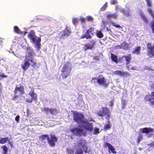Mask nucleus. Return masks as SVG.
<instances>
[{"label": "nucleus", "instance_id": "f257e3e1", "mask_svg": "<svg viewBox=\"0 0 154 154\" xmlns=\"http://www.w3.org/2000/svg\"><path fill=\"white\" fill-rule=\"evenodd\" d=\"M75 120L79 124V126L83 129L76 128L72 131L74 134L81 136L85 135L86 130L91 131L93 129L92 123H89L84 118L83 115L81 113L75 112L74 113Z\"/></svg>", "mask_w": 154, "mask_h": 154}, {"label": "nucleus", "instance_id": "f03ea898", "mask_svg": "<svg viewBox=\"0 0 154 154\" xmlns=\"http://www.w3.org/2000/svg\"><path fill=\"white\" fill-rule=\"evenodd\" d=\"M14 93L15 95V96H21L23 95L25 93L24 87L21 85L19 87L16 86Z\"/></svg>", "mask_w": 154, "mask_h": 154}, {"label": "nucleus", "instance_id": "7ed1b4c3", "mask_svg": "<svg viewBox=\"0 0 154 154\" xmlns=\"http://www.w3.org/2000/svg\"><path fill=\"white\" fill-rule=\"evenodd\" d=\"M92 80H97V82L100 85H103L105 87H106L108 85V83L106 82V80L105 78L101 76V77H94L92 78Z\"/></svg>", "mask_w": 154, "mask_h": 154}, {"label": "nucleus", "instance_id": "20e7f679", "mask_svg": "<svg viewBox=\"0 0 154 154\" xmlns=\"http://www.w3.org/2000/svg\"><path fill=\"white\" fill-rule=\"evenodd\" d=\"M98 114L99 116H102L106 115L107 117L106 119L108 120L110 116V112L109 110L106 107H103L100 109Z\"/></svg>", "mask_w": 154, "mask_h": 154}, {"label": "nucleus", "instance_id": "39448f33", "mask_svg": "<svg viewBox=\"0 0 154 154\" xmlns=\"http://www.w3.org/2000/svg\"><path fill=\"white\" fill-rule=\"evenodd\" d=\"M50 138L49 136L47 140L48 144L51 146H55V143L58 140L57 138L53 134H51Z\"/></svg>", "mask_w": 154, "mask_h": 154}, {"label": "nucleus", "instance_id": "423d86ee", "mask_svg": "<svg viewBox=\"0 0 154 154\" xmlns=\"http://www.w3.org/2000/svg\"><path fill=\"white\" fill-rule=\"evenodd\" d=\"M29 57L28 56H25V58L24 60V63L21 65L22 68L24 71H25L27 69L30 65L29 59Z\"/></svg>", "mask_w": 154, "mask_h": 154}, {"label": "nucleus", "instance_id": "0eeeda50", "mask_svg": "<svg viewBox=\"0 0 154 154\" xmlns=\"http://www.w3.org/2000/svg\"><path fill=\"white\" fill-rule=\"evenodd\" d=\"M27 36L28 38L33 43L36 42L38 38L35 35V32L33 30H31L29 32Z\"/></svg>", "mask_w": 154, "mask_h": 154}, {"label": "nucleus", "instance_id": "6e6552de", "mask_svg": "<svg viewBox=\"0 0 154 154\" xmlns=\"http://www.w3.org/2000/svg\"><path fill=\"white\" fill-rule=\"evenodd\" d=\"M86 145V141L84 140H81L78 141L76 146L77 149H82L85 147L87 149Z\"/></svg>", "mask_w": 154, "mask_h": 154}, {"label": "nucleus", "instance_id": "1a4fd4ad", "mask_svg": "<svg viewBox=\"0 0 154 154\" xmlns=\"http://www.w3.org/2000/svg\"><path fill=\"white\" fill-rule=\"evenodd\" d=\"M146 46L148 55L154 56V45H152L151 43H148Z\"/></svg>", "mask_w": 154, "mask_h": 154}, {"label": "nucleus", "instance_id": "9d476101", "mask_svg": "<svg viewBox=\"0 0 154 154\" xmlns=\"http://www.w3.org/2000/svg\"><path fill=\"white\" fill-rule=\"evenodd\" d=\"M95 43V40H91L89 44H86L84 45V49L85 51L88 49H92L94 47Z\"/></svg>", "mask_w": 154, "mask_h": 154}, {"label": "nucleus", "instance_id": "9b49d317", "mask_svg": "<svg viewBox=\"0 0 154 154\" xmlns=\"http://www.w3.org/2000/svg\"><path fill=\"white\" fill-rule=\"evenodd\" d=\"M94 28H90L86 31V32L85 34L86 37V38L87 39L91 38L92 37V36L91 35L90 33H91V34L93 35V34L92 32L94 31Z\"/></svg>", "mask_w": 154, "mask_h": 154}, {"label": "nucleus", "instance_id": "f8f14e48", "mask_svg": "<svg viewBox=\"0 0 154 154\" xmlns=\"http://www.w3.org/2000/svg\"><path fill=\"white\" fill-rule=\"evenodd\" d=\"M67 68L66 65H64L62 70L61 75L63 78H66L67 76Z\"/></svg>", "mask_w": 154, "mask_h": 154}, {"label": "nucleus", "instance_id": "ddd939ff", "mask_svg": "<svg viewBox=\"0 0 154 154\" xmlns=\"http://www.w3.org/2000/svg\"><path fill=\"white\" fill-rule=\"evenodd\" d=\"M26 52L27 55H26V56H28L29 57V59H31L33 58L34 54V51L33 50L31 49L30 48H27Z\"/></svg>", "mask_w": 154, "mask_h": 154}, {"label": "nucleus", "instance_id": "4468645a", "mask_svg": "<svg viewBox=\"0 0 154 154\" xmlns=\"http://www.w3.org/2000/svg\"><path fill=\"white\" fill-rule=\"evenodd\" d=\"M105 146L106 147H108L110 151L113 153H116V152L115 151V148L109 143H105Z\"/></svg>", "mask_w": 154, "mask_h": 154}, {"label": "nucleus", "instance_id": "2eb2a0df", "mask_svg": "<svg viewBox=\"0 0 154 154\" xmlns=\"http://www.w3.org/2000/svg\"><path fill=\"white\" fill-rule=\"evenodd\" d=\"M140 130L143 133H148L150 132H152L154 131L153 128H141Z\"/></svg>", "mask_w": 154, "mask_h": 154}, {"label": "nucleus", "instance_id": "dca6fc26", "mask_svg": "<svg viewBox=\"0 0 154 154\" xmlns=\"http://www.w3.org/2000/svg\"><path fill=\"white\" fill-rule=\"evenodd\" d=\"M141 49V48L140 46H137L134 48L132 53L133 54H134L139 55L140 54Z\"/></svg>", "mask_w": 154, "mask_h": 154}, {"label": "nucleus", "instance_id": "f3484780", "mask_svg": "<svg viewBox=\"0 0 154 154\" xmlns=\"http://www.w3.org/2000/svg\"><path fill=\"white\" fill-rule=\"evenodd\" d=\"M125 59V60L126 62V64H129L130 61L131 59V57L130 54H129L128 56H123Z\"/></svg>", "mask_w": 154, "mask_h": 154}, {"label": "nucleus", "instance_id": "a211bd4d", "mask_svg": "<svg viewBox=\"0 0 154 154\" xmlns=\"http://www.w3.org/2000/svg\"><path fill=\"white\" fill-rule=\"evenodd\" d=\"M117 15L116 13L114 14H108L107 15V18L108 19H110L111 18H113L114 19L117 18Z\"/></svg>", "mask_w": 154, "mask_h": 154}, {"label": "nucleus", "instance_id": "6ab92c4d", "mask_svg": "<svg viewBox=\"0 0 154 154\" xmlns=\"http://www.w3.org/2000/svg\"><path fill=\"white\" fill-rule=\"evenodd\" d=\"M111 58L113 61L116 63H117L118 57L116 55L113 53H111Z\"/></svg>", "mask_w": 154, "mask_h": 154}, {"label": "nucleus", "instance_id": "aec40b11", "mask_svg": "<svg viewBox=\"0 0 154 154\" xmlns=\"http://www.w3.org/2000/svg\"><path fill=\"white\" fill-rule=\"evenodd\" d=\"M147 11L149 14L152 18V20H154V12L150 8H149L147 9Z\"/></svg>", "mask_w": 154, "mask_h": 154}, {"label": "nucleus", "instance_id": "412c9836", "mask_svg": "<svg viewBox=\"0 0 154 154\" xmlns=\"http://www.w3.org/2000/svg\"><path fill=\"white\" fill-rule=\"evenodd\" d=\"M118 46L120 48L125 49L126 48L128 47V45L125 42H123L120 45H118Z\"/></svg>", "mask_w": 154, "mask_h": 154}, {"label": "nucleus", "instance_id": "4be33fe9", "mask_svg": "<svg viewBox=\"0 0 154 154\" xmlns=\"http://www.w3.org/2000/svg\"><path fill=\"white\" fill-rule=\"evenodd\" d=\"M41 38L40 37H38L37 38V40L36 41V42H34V43L35 44L37 47L38 48V49H39L40 48V46L41 44L40 42H41Z\"/></svg>", "mask_w": 154, "mask_h": 154}, {"label": "nucleus", "instance_id": "5701e85b", "mask_svg": "<svg viewBox=\"0 0 154 154\" xmlns=\"http://www.w3.org/2000/svg\"><path fill=\"white\" fill-rule=\"evenodd\" d=\"M9 138L6 137L5 138H2L0 139V143L3 144L6 143L8 140Z\"/></svg>", "mask_w": 154, "mask_h": 154}, {"label": "nucleus", "instance_id": "b1692460", "mask_svg": "<svg viewBox=\"0 0 154 154\" xmlns=\"http://www.w3.org/2000/svg\"><path fill=\"white\" fill-rule=\"evenodd\" d=\"M131 76V74L128 72L125 71L124 72L123 71L122 74V76L125 77V78H127Z\"/></svg>", "mask_w": 154, "mask_h": 154}, {"label": "nucleus", "instance_id": "393cba45", "mask_svg": "<svg viewBox=\"0 0 154 154\" xmlns=\"http://www.w3.org/2000/svg\"><path fill=\"white\" fill-rule=\"evenodd\" d=\"M97 36L99 38H101L103 37V35L100 31L97 30L96 33Z\"/></svg>", "mask_w": 154, "mask_h": 154}, {"label": "nucleus", "instance_id": "a878e982", "mask_svg": "<svg viewBox=\"0 0 154 154\" xmlns=\"http://www.w3.org/2000/svg\"><path fill=\"white\" fill-rule=\"evenodd\" d=\"M145 100H149L152 105L154 106V99L151 97L150 98H149V97H146Z\"/></svg>", "mask_w": 154, "mask_h": 154}, {"label": "nucleus", "instance_id": "bb28decb", "mask_svg": "<svg viewBox=\"0 0 154 154\" xmlns=\"http://www.w3.org/2000/svg\"><path fill=\"white\" fill-rule=\"evenodd\" d=\"M140 17L143 21L146 23L148 22V20L146 17L144 15L141 14L140 15Z\"/></svg>", "mask_w": 154, "mask_h": 154}, {"label": "nucleus", "instance_id": "cd10ccee", "mask_svg": "<svg viewBox=\"0 0 154 154\" xmlns=\"http://www.w3.org/2000/svg\"><path fill=\"white\" fill-rule=\"evenodd\" d=\"M49 135L47 134H43L39 136V138L42 140H44L46 138L48 140Z\"/></svg>", "mask_w": 154, "mask_h": 154}, {"label": "nucleus", "instance_id": "c85d7f7f", "mask_svg": "<svg viewBox=\"0 0 154 154\" xmlns=\"http://www.w3.org/2000/svg\"><path fill=\"white\" fill-rule=\"evenodd\" d=\"M1 148L2 149L3 151V153L6 154L8 151V148L7 146L5 145H4L1 147Z\"/></svg>", "mask_w": 154, "mask_h": 154}, {"label": "nucleus", "instance_id": "c756f323", "mask_svg": "<svg viewBox=\"0 0 154 154\" xmlns=\"http://www.w3.org/2000/svg\"><path fill=\"white\" fill-rule=\"evenodd\" d=\"M123 71L121 70H117L114 71V73L116 75H119L120 76H122Z\"/></svg>", "mask_w": 154, "mask_h": 154}, {"label": "nucleus", "instance_id": "7c9ffc66", "mask_svg": "<svg viewBox=\"0 0 154 154\" xmlns=\"http://www.w3.org/2000/svg\"><path fill=\"white\" fill-rule=\"evenodd\" d=\"M29 94L31 96H36L37 94L34 92V89H32L29 93Z\"/></svg>", "mask_w": 154, "mask_h": 154}, {"label": "nucleus", "instance_id": "2f4dec72", "mask_svg": "<svg viewBox=\"0 0 154 154\" xmlns=\"http://www.w3.org/2000/svg\"><path fill=\"white\" fill-rule=\"evenodd\" d=\"M107 2H106L105 3V4L103 6L100 8V11H104L106 8H107Z\"/></svg>", "mask_w": 154, "mask_h": 154}, {"label": "nucleus", "instance_id": "473e14b6", "mask_svg": "<svg viewBox=\"0 0 154 154\" xmlns=\"http://www.w3.org/2000/svg\"><path fill=\"white\" fill-rule=\"evenodd\" d=\"M14 29L15 32L17 33H20V31L18 27L17 26H15L14 27Z\"/></svg>", "mask_w": 154, "mask_h": 154}, {"label": "nucleus", "instance_id": "72a5a7b5", "mask_svg": "<svg viewBox=\"0 0 154 154\" xmlns=\"http://www.w3.org/2000/svg\"><path fill=\"white\" fill-rule=\"evenodd\" d=\"M50 108H41V110L42 112H45L48 113L49 112Z\"/></svg>", "mask_w": 154, "mask_h": 154}, {"label": "nucleus", "instance_id": "f704fd0d", "mask_svg": "<svg viewBox=\"0 0 154 154\" xmlns=\"http://www.w3.org/2000/svg\"><path fill=\"white\" fill-rule=\"evenodd\" d=\"M151 27L152 32L154 33V20H152L151 22Z\"/></svg>", "mask_w": 154, "mask_h": 154}, {"label": "nucleus", "instance_id": "c9c22d12", "mask_svg": "<svg viewBox=\"0 0 154 154\" xmlns=\"http://www.w3.org/2000/svg\"><path fill=\"white\" fill-rule=\"evenodd\" d=\"M57 111L56 109H50L49 112L52 114H54V113L56 112Z\"/></svg>", "mask_w": 154, "mask_h": 154}, {"label": "nucleus", "instance_id": "e433bc0d", "mask_svg": "<svg viewBox=\"0 0 154 154\" xmlns=\"http://www.w3.org/2000/svg\"><path fill=\"white\" fill-rule=\"evenodd\" d=\"M86 20L88 22L90 21H92L94 19L91 16H88L86 17Z\"/></svg>", "mask_w": 154, "mask_h": 154}, {"label": "nucleus", "instance_id": "4c0bfd02", "mask_svg": "<svg viewBox=\"0 0 154 154\" xmlns=\"http://www.w3.org/2000/svg\"><path fill=\"white\" fill-rule=\"evenodd\" d=\"M122 108L124 109L125 107V106L126 105V100H125L123 98L122 99Z\"/></svg>", "mask_w": 154, "mask_h": 154}, {"label": "nucleus", "instance_id": "58836bf2", "mask_svg": "<svg viewBox=\"0 0 154 154\" xmlns=\"http://www.w3.org/2000/svg\"><path fill=\"white\" fill-rule=\"evenodd\" d=\"M78 18H74L72 20V23L74 25H75L78 22Z\"/></svg>", "mask_w": 154, "mask_h": 154}, {"label": "nucleus", "instance_id": "ea45409f", "mask_svg": "<svg viewBox=\"0 0 154 154\" xmlns=\"http://www.w3.org/2000/svg\"><path fill=\"white\" fill-rule=\"evenodd\" d=\"M29 61L32 63V64L31 66L32 67H34L36 66V63L35 62L33 61V58L29 59Z\"/></svg>", "mask_w": 154, "mask_h": 154}, {"label": "nucleus", "instance_id": "a19ab883", "mask_svg": "<svg viewBox=\"0 0 154 154\" xmlns=\"http://www.w3.org/2000/svg\"><path fill=\"white\" fill-rule=\"evenodd\" d=\"M146 1L148 7H151L152 6V1L151 0H146Z\"/></svg>", "mask_w": 154, "mask_h": 154}, {"label": "nucleus", "instance_id": "79ce46f5", "mask_svg": "<svg viewBox=\"0 0 154 154\" xmlns=\"http://www.w3.org/2000/svg\"><path fill=\"white\" fill-rule=\"evenodd\" d=\"M99 129L98 128H94V131L93 133L94 134H97L99 133Z\"/></svg>", "mask_w": 154, "mask_h": 154}, {"label": "nucleus", "instance_id": "37998d69", "mask_svg": "<svg viewBox=\"0 0 154 154\" xmlns=\"http://www.w3.org/2000/svg\"><path fill=\"white\" fill-rule=\"evenodd\" d=\"M32 101V97H31L27 98L26 100V101L28 103H31Z\"/></svg>", "mask_w": 154, "mask_h": 154}, {"label": "nucleus", "instance_id": "c03bdc74", "mask_svg": "<svg viewBox=\"0 0 154 154\" xmlns=\"http://www.w3.org/2000/svg\"><path fill=\"white\" fill-rule=\"evenodd\" d=\"M112 25L113 26H115L116 27H117V28H120L121 27L119 25H118V24H115V23L113 22L112 23Z\"/></svg>", "mask_w": 154, "mask_h": 154}, {"label": "nucleus", "instance_id": "a18cd8bd", "mask_svg": "<svg viewBox=\"0 0 154 154\" xmlns=\"http://www.w3.org/2000/svg\"><path fill=\"white\" fill-rule=\"evenodd\" d=\"M20 116L19 115H17L15 118V120L17 122H19Z\"/></svg>", "mask_w": 154, "mask_h": 154}, {"label": "nucleus", "instance_id": "49530a36", "mask_svg": "<svg viewBox=\"0 0 154 154\" xmlns=\"http://www.w3.org/2000/svg\"><path fill=\"white\" fill-rule=\"evenodd\" d=\"M117 3L116 0H111L110 3L111 5H114L116 3Z\"/></svg>", "mask_w": 154, "mask_h": 154}, {"label": "nucleus", "instance_id": "de8ad7c7", "mask_svg": "<svg viewBox=\"0 0 154 154\" xmlns=\"http://www.w3.org/2000/svg\"><path fill=\"white\" fill-rule=\"evenodd\" d=\"M0 76L2 78H7L8 76L7 75H4L3 73L0 72Z\"/></svg>", "mask_w": 154, "mask_h": 154}, {"label": "nucleus", "instance_id": "09e8293b", "mask_svg": "<svg viewBox=\"0 0 154 154\" xmlns=\"http://www.w3.org/2000/svg\"><path fill=\"white\" fill-rule=\"evenodd\" d=\"M80 20L82 23H85L86 21V19L84 17H82L80 18Z\"/></svg>", "mask_w": 154, "mask_h": 154}, {"label": "nucleus", "instance_id": "8fccbe9b", "mask_svg": "<svg viewBox=\"0 0 154 154\" xmlns=\"http://www.w3.org/2000/svg\"><path fill=\"white\" fill-rule=\"evenodd\" d=\"M122 12L123 14L124 15H125L126 17H128L129 16V14H125V10L123 9L122 11Z\"/></svg>", "mask_w": 154, "mask_h": 154}, {"label": "nucleus", "instance_id": "3c124183", "mask_svg": "<svg viewBox=\"0 0 154 154\" xmlns=\"http://www.w3.org/2000/svg\"><path fill=\"white\" fill-rule=\"evenodd\" d=\"M105 127L106 129H109L110 128V127L109 124H106Z\"/></svg>", "mask_w": 154, "mask_h": 154}, {"label": "nucleus", "instance_id": "603ef678", "mask_svg": "<svg viewBox=\"0 0 154 154\" xmlns=\"http://www.w3.org/2000/svg\"><path fill=\"white\" fill-rule=\"evenodd\" d=\"M142 137L141 136H139L138 138V143H139Z\"/></svg>", "mask_w": 154, "mask_h": 154}, {"label": "nucleus", "instance_id": "864d4df0", "mask_svg": "<svg viewBox=\"0 0 154 154\" xmlns=\"http://www.w3.org/2000/svg\"><path fill=\"white\" fill-rule=\"evenodd\" d=\"M72 153H73V152L72 151V150H69L68 149V153H69L70 154H71Z\"/></svg>", "mask_w": 154, "mask_h": 154}, {"label": "nucleus", "instance_id": "5fc2aeb1", "mask_svg": "<svg viewBox=\"0 0 154 154\" xmlns=\"http://www.w3.org/2000/svg\"><path fill=\"white\" fill-rule=\"evenodd\" d=\"M86 38V37L85 34H84V35H82L81 36V39H83V38Z\"/></svg>", "mask_w": 154, "mask_h": 154}, {"label": "nucleus", "instance_id": "6e6d98bb", "mask_svg": "<svg viewBox=\"0 0 154 154\" xmlns=\"http://www.w3.org/2000/svg\"><path fill=\"white\" fill-rule=\"evenodd\" d=\"M94 59H95V60H99V58H98V57H97V56H94Z\"/></svg>", "mask_w": 154, "mask_h": 154}, {"label": "nucleus", "instance_id": "4d7b16f0", "mask_svg": "<svg viewBox=\"0 0 154 154\" xmlns=\"http://www.w3.org/2000/svg\"><path fill=\"white\" fill-rule=\"evenodd\" d=\"M131 69L132 70H135L136 69V67H132L131 68Z\"/></svg>", "mask_w": 154, "mask_h": 154}, {"label": "nucleus", "instance_id": "13d9d810", "mask_svg": "<svg viewBox=\"0 0 154 154\" xmlns=\"http://www.w3.org/2000/svg\"><path fill=\"white\" fill-rule=\"evenodd\" d=\"M71 32L69 30H68V36L71 34Z\"/></svg>", "mask_w": 154, "mask_h": 154}, {"label": "nucleus", "instance_id": "bf43d9fd", "mask_svg": "<svg viewBox=\"0 0 154 154\" xmlns=\"http://www.w3.org/2000/svg\"><path fill=\"white\" fill-rule=\"evenodd\" d=\"M151 95L152 96H154V91L152 92L151 93Z\"/></svg>", "mask_w": 154, "mask_h": 154}, {"label": "nucleus", "instance_id": "052dcab7", "mask_svg": "<svg viewBox=\"0 0 154 154\" xmlns=\"http://www.w3.org/2000/svg\"><path fill=\"white\" fill-rule=\"evenodd\" d=\"M138 149H139V150H142V148L141 147H139V148H138Z\"/></svg>", "mask_w": 154, "mask_h": 154}, {"label": "nucleus", "instance_id": "680f3d73", "mask_svg": "<svg viewBox=\"0 0 154 154\" xmlns=\"http://www.w3.org/2000/svg\"><path fill=\"white\" fill-rule=\"evenodd\" d=\"M110 105L111 106H112L113 105V103L112 102H111L110 104Z\"/></svg>", "mask_w": 154, "mask_h": 154}, {"label": "nucleus", "instance_id": "e2e57ef3", "mask_svg": "<svg viewBox=\"0 0 154 154\" xmlns=\"http://www.w3.org/2000/svg\"><path fill=\"white\" fill-rule=\"evenodd\" d=\"M32 97H34V99L35 100H36L37 97H32Z\"/></svg>", "mask_w": 154, "mask_h": 154}, {"label": "nucleus", "instance_id": "0e129e2a", "mask_svg": "<svg viewBox=\"0 0 154 154\" xmlns=\"http://www.w3.org/2000/svg\"><path fill=\"white\" fill-rule=\"evenodd\" d=\"M92 120H93V119H91L89 121H92Z\"/></svg>", "mask_w": 154, "mask_h": 154}, {"label": "nucleus", "instance_id": "69168bd1", "mask_svg": "<svg viewBox=\"0 0 154 154\" xmlns=\"http://www.w3.org/2000/svg\"><path fill=\"white\" fill-rule=\"evenodd\" d=\"M152 146L154 147V145H153V144H152Z\"/></svg>", "mask_w": 154, "mask_h": 154}, {"label": "nucleus", "instance_id": "338daca9", "mask_svg": "<svg viewBox=\"0 0 154 154\" xmlns=\"http://www.w3.org/2000/svg\"><path fill=\"white\" fill-rule=\"evenodd\" d=\"M85 152H88L87 151V150H86Z\"/></svg>", "mask_w": 154, "mask_h": 154}, {"label": "nucleus", "instance_id": "774afa93", "mask_svg": "<svg viewBox=\"0 0 154 154\" xmlns=\"http://www.w3.org/2000/svg\"><path fill=\"white\" fill-rule=\"evenodd\" d=\"M154 144V141L153 142V143H152V144Z\"/></svg>", "mask_w": 154, "mask_h": 154}]
</instances>
